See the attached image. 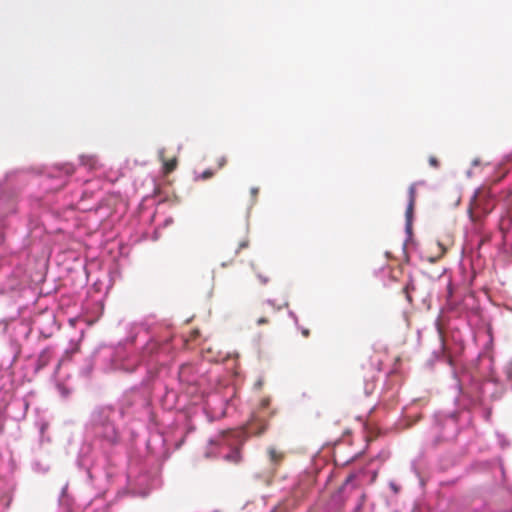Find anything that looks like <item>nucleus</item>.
Wrapping results in <instances>:
<instances>
[{
	"label": "nucleus",
	"instance_id": "nucleus-17",
	"mask_svg": "<svg viewBox=\"0 0 512 512\" xmlns=\"http://www.w3.org/2000/svg\"><path fill=\"white\" fill-rule=\"evenodd\" d=\"M246 247H248V242L247 241H242L239 244V249H243V248H246Z\"/></svg>",
	"mask_w": 512,
	"mask_h": 512
},
{
	"label": "nucleus",
	"instance_id": "nucleus-18",
	"mask_svg": "<svg viewBox=\"0 0 512 512\" xmlns=\"http://www.w3.org/2000/svg\"><path fill=\"white\" fill-rule=\"evenodd\" d=\"M302 334H303V336H304V337H308V336H309V334H310V332H309V330H308V329H303V330H302Z\"/></svg>",
	"mask_w": 512,
	"mask_h": 512
},
{
	"label": "nucleus",
	"instance_id": "nucleus-21",
	"mask_svg": "<svg viewBox=\"0 0 512 512\" xmlns=\"http://www.w3.org/2000/svg\"><path fill=\"white\" fill-rule=\"evenodd\" d=\"M439 333H440V338H441V340L443 341V335H442V332H441V331H439Z\"/></svg>",
	"mask_w": 512,
	"mask_h": 512
},
{
	"label": "nucleus",
	"instance_id": "nucleus-12",
	"mask_svg": "<svg viewBox=\"0 0 512 512\" xmlns=\"http://www.w3.org/2000/svg\"><path fill=\"white\" fill-rule=\"evenodd\" d=\"M269 405H270V398L269 397H265V398H263L260 401V408H262V409L268 408Z\"/></svg>",
	"mask_w": 512,
	"mask_h": 512
},
{
	"label": "nucleus",
	"instance_id": "nucleus-1",
	"mask_svg": "<svg viewBox=\"0 0 512 512\" xmlns=\"http://www.w3.org/2000/svg\"><path fill=\"white\" fill-rule=\"evenodd\" d=\"M81 165L90 171L98 170L101 168V164L98 158L94 155H82L80 157Z\"/></svg>",
	"mask_w": 512,
	"mask_h": 512
},
{
	"label": "nucleus",
	"instance_id": "nucleus-16",
	"mask_svg": "<svg viewBox=\"0 0 512 512\" xmlns=\"http://www.w3.org/2000/svg\"><path fill=\"white\" fill-rule=\"evenodd\" d=\"M250 192H251L252 197H253L254 199H256V197H257V195H258V192H259V189H258V188H256V187H253V188H251Z\"/></svg>",
	"mask_w": 512,
	"mask_h": 512
},
{
	"label": "nucleus",
	"instance_id": "nucleus-15",
	"mask_svg": "<svg viewBox=\"0 0 512 512\" xmlns=\"http://www.w3.org/2000/svg\"><path fill=\"white\" fill-rule=\"evenodd\" d=\"M226 163H227V159H226V157H224V156L220 157V158L218 159V161H217L218 168H219V169L223 168V167L226 165Z\"/></svg>",
	"mask_w": 512,
	"mask_h": 512
},
{
	"label": "nucleus",
	"instance_id": "nucleus-19",
	"mask_svg": "<svg viewBox=\"0 0 512 512\" xmlns=\"http://www.w3.org/2000/svg\"><path fill=\"white\" fill-rule=\"evenodd\" d=\"M262 384H263V383H262V381H261V380H259V381H257V382H256L255 386H256L258 389H260V388L262 387Z\"/></svg>",
	"mask_w": 512,
	"mask_h": 512
},
{
	"label": "nucleus",
	"instance_id": "nucleus-2",
	"mask_svg": "<svg viewBox=\"0 0 512 512\" xmlns=\"http://www.w3.org/2000/svg\"><path fill=\"white\" fill-rule=\"evenodd\" d=\"M160 159L163 162V168H164L165 174H169L176 169V167H177V159L176 158H172L170 160H165L164 159V151H161Z\"/></svg>",
	"mask_w": 512,
	"mask_h": 512
},
{
	"label": "nucleus",
	"instance_id": "nucleus-11",
	"mask_svg": "<svg viewBox=\"0 0 512 512\" xmlns=\"http://www.w3.org/2000/svg\"><path fill=\"white\" fill-rule=\"evenodd\" d=\"M438 247L440 249V255L435 258H430V262L437 261L440 257H442L445 254L446 248L441 243H438Z\"/></svg>",
	"mask_w": 512,
	"mask_h": 512
},
{
	"label": "nucleus",
	"instance_id": "nucleus-4",
	"mask_svg": "<svg viewBox=\"0 0 512 512\" xmlns=\"http://www.w3.org/2000/svg\"><path fill=\"white\" fill-rule=\"evenodd\" d=\"M268 455L273 464H279L284 458V454L273 447L268 449Z\"/></svg>",
	"mask_w": 512,
	"mask_h": 512
},
{
	"label": "nucleus",
	"instance_id": "nucleus-14",
	"mask_svg": "<svg viewBox=\"0 0 512 512\" xmlns=\"http://www.w3.org/2000/svg\"><path fill=\"white\" fill-rule=\"evenodd\" d=\"M256 323H257V325L261 326V325L269 323V319L265 316H260L256 319Z\"/></svg>",
	"mask_w": 512,
	"mask_h": 512
},
{
	"label": "nucleus",
	"instance_id": "nucleus-20",
	"mask_svg": "<svg viewBox=\"0 0 512 512\" xmlns=\"http://www.w3.org/2000/svg\"><path fill=\"white\" fill-rule=\"evenodd\" d=\"M267 305L269 306H273L272 302L271 301H267Z\"/></svg>",
	"mask_w": 512,
	"mask_h": 512
},
{
	"label": "nucleus",
	"instance_id": "nucleus-13",
	"mask_svg": "<svg viewBox=\"0 0 512 512\" xmlns=\"http://www.w3.org/2000/svg\"><path fill=\"white\" fill-rule=\"evenodd\" d=\"M265 430H266V425H262L261 429L259 431H257V432L253 431L252 424H250V426L248 428V432L249 433H253V434H256V435H261Z\"/></svg>",
	"mask_w": 512,
	"mask_h": 512
},
{
	"label": "nucleus",
	"instance_id": "nucleus-9",
	"mask_svg": "<svg viewBox=\"0 0 512 512\" xmlns=\"http://www.w3.org/2000/svg\"><path fill=\"white\" fill-rule=\"evenodd\" d=\"M214 175V172L210 169L208 170H205L200 176L199 178L202 179V180H207V179H210L212 176Z\"/></svg>",
	"mask_w": 512,
	"mask_h": 512
},
{
	"label": "nucleus",
	"instance_id": "nucleus-6",
	"mask_svg": "<svg viewBox=\"0 0 512 512\" xmlns=\"http://www.w3.org/2000/svg\"><path fill=\"white\" fill-rule=\"evenodd\" d=\"M420 182L412 183L408 188V202L416 203L417 190L416 187Z\"/></svg>",
	"mask_w": 512,
	"mask_h": 512
},
{
	"label": "nucleus",
	"instance_id": "nucleus-8",
	"mask_svg": "<svg viewBox=\"0 0 512 512\" xmlns=\"http://www.w3.org/2000/svg\"><path fill=\"white\" fill-rule=\"evenodd\" d=\"M255 269L256 276L258 277L261 284H267L269 282V276L267 274L262 273L261 271Z\"/></svg>",
	"mask_w": 512,
	"mask_h": 512
},
{
	"label": "nucleus",
	"instance_id": "nucleus-10",
	"mask_svg": "<svg viewBox=\"0 0 512 512\" xmlns=\"http://www.w3.org/2000/svg\"><path fill=\"white\" fill-rule=\"evenodd\" d=\"M428 161L429 165L433 168H438L440 166L439 160L435 156H430Z\"/></svg>",
	"mask_w": 512,
	"mask_h": 512
},
{
	"label": "nucleus",
	"instance_id": "nucleus-3",
	"mask_svg": "<svg viewBox=\"0 0 512 512\" xmlns=\"http://www.w3.org/2000/svg\"><path fill=\"white\" fill-rule=\"evenodd\" d=\"M225 460L233 464H238L242 460V455L238 447L234 448L230 453L225 455Z\"/></svg>",
	"mask_w": 512,
	"mask_h": 512
},
{
	"label": "nucleus",
	"instance_id": "nucleus-5",
	"mask_svg": "<svg viewBox=\"0 0 512 512\" xmlns=\"http://www.w3.org/2000/svg\"><path fill=\"white\" fill-rule=\"evenodd\" d=\"M414 208L415 203L408 202L406 211H405V218H406V226L409 229L412 225L413 216H414Z\"/></svg>",
	"mask_w": 512,
	"mask_h": 512
},
{
	"label": "nucleus",
	"instance_id": "nucleus-7",
	"mask_svg": "<svg viewBox=\"0 0 512 512\" xmlns=\"http://www.w3.org/2000/svg\"><path fill=\"white\" fill-rule=\"evenodd\" d=\"M51 353L49 349H45L41 354L39 355L38 362L41 367L46 366L50 360Z\"/></svg>",
	"mask_w": 512,
	"mask_h": 512
}]
</instances>
